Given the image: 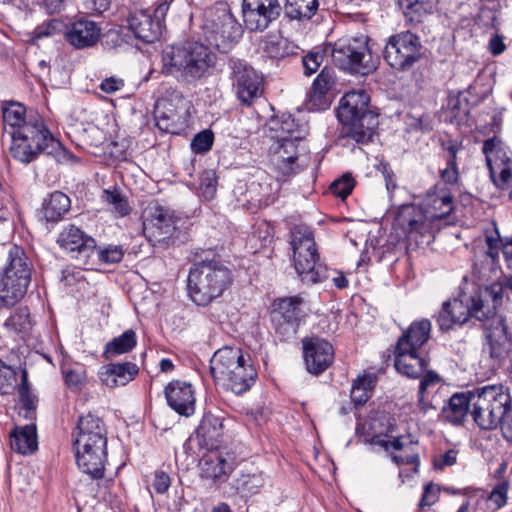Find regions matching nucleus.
I'll return each mask as SVG.
<instances>
[{"label":"nucleus","mask_w":512,"mask_h":512,"mask_svg":"<svg viewBox=\"0 0 512 512\" xmlns=\"http://www.w3.org/2000/svg\"><path fill=\"white\" fill-rule=\"evenodd\" d=\"M502 300L503 287L499 282L489 286L472 284L467 291L460 289L457 297L443 302L436 316L439 330L448 332L456 326L462 327L474 318L483 323L490 357L501 361L512 347V336L506 319L497 313Z\"/></svg>","instance_id":"f257e3e1"},{"label":"nucleus","mask_w":512,"mask_h":512,"mask_svg":"<svg viewBox=\"0 0 512 512\" xmlns=\"http://www.w3.org/2000/svg\"><path fill=\"white\" fill-rule=\"evenodd\" d=\"M2 116L4 124L12 129L10 153L15 160L27 165L42 154L54 157L59 163L71 157L37 112H27L23 104L9 101L2 105Z\"/></svg>","instance_id":"f03ea898"},{"label":"nucleus","mask_w":512,"mask_h":512,"mask_svg":"<svg viewBox=\"0 0 512 512\" xmlns=\"http://www.w3.org/2000/svg\"><path fill=\"white\" fill-rule=\"evenodd\" d=\"M217 57L212 50L197 41L166 45L161 54L162 74L180 83L196 84L212 75Z\"/></svg>","instance_id":"7ed1b4c3"},{"label":"nucleus","mask_w":512,"mask_h":512,"mask_svg":"<svg viewBox=\"0 0 512 512\" xmlns=\"http://www.w3.org/2000/svg\"><path fill=\"white\" fill-rule=\"evenodd\" d=\"M233 283V272L215 255L194 262L189 270L187 290L190 299L198 306H207Z\"/></svg>","instance_id":"20e7f679"},{"label":"nucleus","mask_w":512,"mask_h":512,"mask_svg":"<svg viewBox=\"0 0 512 512\" xmlns=\"http://www.w3.org/2000/svg\"><path fill=\"white\" fill-rule=\"evenodd\" d=\"M32 271L33 264L25 250L18 245L10 247L0 268V311L10 310L24 299Z\"/></svg>","instance_id":"39448f33"},{"label":"nucleus","mask_w":512,"mask_h":512,"mask_svg":"<svg viewBox=\"0 0 512 512\" xmlns=\"http://www.w3.org/2000/svg\"><path fill=\"white\" fill-rule=\"evenodd\" d=\"M291 246L295 270L303 284L313 285L330 278L328 268L319 259L313 233L297 227L292 231Z\"/></svg>","instance_id":"423d86ee"},{"label":"nucleus","mask_w":512,"mask_h":512,"mask_svg":"<svg viewBox=\"0 0 512 512\" xmlns=\"http://www.w3.org/2000/svg\"><path fill=\"white\" fill-rule=\"evenodd\" d=\"M510 394L502 385H485L474 389L471 415L482 430H492L502 424Z\"/></svg>","instance_id":"0eeeda50"},{"label":"nucleus","mask_w":512,"mask_h":512,"mask_svg":"<svg viewBox=\"0 0 512 512\" xmlns=\"http://www.w3.org/2000/svg\"><path fill=\"white\" fill-rule=\"evenodd\" d=\"M334 64L351 75L366 76L377 69L368 46V37H350L337 40L331 49Z\"/></svg>","instance_id":"6e6552de"},{"label":"nucleus","mask_w":512,"mask_h":512,"mask_svg":"<svg viewBox=\"0 0 512 512\" xmlns=\"http://www.w3.org/2000/svg\"><path fill=\"white\" fill-rule=\"evenodd\" d=\"M203 30L208 43L220 53H228L243 33L241 24L224 4L206 13Z\"/></svg>","instance_id":"1a4fd4ad"},{"label":"nucleus","mask_w":512,"mask_h":512,"mask_svg":"<svg viewBox=\"0 0 512 512\" xmlns=\"http://www.w3.org/2000/svg\"><path fill=\"white\" fill-rule=\"evenodd\" d=\"M425 54V47L416 33L405 30L391 35L385 44L383 58L393 69L409 71Z\"/></svg>","instance_id":"9d476101"},{"label":"nucleus","mask_w":512,"mask_h":512,"mask_svg":"<svg viewBox=\"0 0 512 512\" xmlns=\"http://www.w3.org/2000/svg\"><path fill=\"white\" fill-rule=\"evenodd\" d=\"M393 227L398 235L405 238L409 247L429 245L434 239L431 221L426 217L422 207L415 204H404L399 207Z\"/></svg>","instance_id":"9b49d317"},{"label":"nucleus","mask_w":512,"mask_h":512,"mask_svg":"<svg viewBox=\"0 0 512 512\" xmlns=\"http://www.w3.org/2000/svg\"><path fill=\"white\" fill-rule=\"evenodd\" d=\"M303 298L289 296L274 300L270 311V321L275 336L281 342H289L296 338L300 322L303 318L301 306Z\"/></svg>","instance_id":"f8f14e48"},{"label":"nucleus","mask_w":512,"mask_h":512,"mask_svg":"<svg viewBox=\"0 0 512 512\" xmlns=\"http://www.w3.org/2000/svg\"><path fill=\"white\" fill-rule=\"evenodd\" d=\"M178 222L180 218L174 212L157 205L144 220L143 232L153 247L166 249L175 245L179 238Z\"/></svg>","instance_id":"ddd939ff"},{"label":"nucleus","mask_w":512,"mask_h":512,"mask_svg":"<svg viewBox=\"0 0 512 512\" xmlns=\"http://www.w3.org/2000/svg\"><path fill=\"white\" fill-rule=\"evenodd\" d=\"M232 88L241 106L251 107L262 96L263 77L251 66L232 61Z\"/></svg>","instance_id":"4468645a"},{"label":"nucleus","mask_w":512,"mask_h":512,"mask_svg":"<svg viewBox=\"0 0 512 512\" xmlns=\"http://www.w3.org/2000/svg\"><path fill=\"white\" fill-rule=\"evenodd\" d=\"M282 7L278 0H243L242 15L248 30L264 31L278 19Z\"/></svg>","instance_id":"2eb2a0df"},{"label":"nucleus","mask_w":512,"mask_h":512,"mask_svg":"<svg viewBox=\"0 0 512 512\" xmlns=\"http://www.w3.org/2000/svg\"><path fill=\"white\" fill-rule=\"evenodd\" d=\"M303 359L306 370L312 375H320L334 362V348L326 339L310 336L302 339Z\"/></svg>","instance_id":"dca6fc26"},{"label":"nucleus","mask_w":512,"mask_h":512,"mask_svg":"<svg viewBox=\"0 0 512 512\" xmlns=\"http://www.w3.org/2000/svg\"><path fill=\"white\" fill-rule=\"evenodd\" d=\"M96 240L75 225L65 227L59 234L57 243L71 258L81 265H87L92 254Z\"/></svg>","instance_id":"f3484780"},{"label":"nucleus","mask_w":512,"mask_h":512,"mask_svg":"<svg viewBox=\"0 0 512 512\" xmlns=\"http://www.w3.org/2000/svg\"><path fill=\"white\" fill-rule=\"evenodd\" d=\"M78 468L91 479L104 477L107 445L73 444Z\"/></svg>","instance_id":"a211bd4d"},{"label":"nucleus","mask_w":512,"mask_h":512,"mask_svg":"<svg viewBox=\"0 0 512 512\" xmlns=\"http://www.w3.org/2000/svg\"><path fill=\"white\" fill-rule=\"evenodd\" d=\"M125 22L135 38L144 43H153L162 34V24L152 15L150 10H134L127 15Z\"/></svg>","instance_id":"6ab92c4d"},{"label":"nucleus","mask_w":512,"mask_h":512,"mask_svg":"<svg viewBox=\"0 0 512 512\" xmlns=\"http://www.w3.org/2000/svg\"><path fill=\"white\" fill-rule=\"evenodd\" d=\"M431 223L446 218L453 212V197L445 184L437 183L427 190L421 206Z\"/></svg>","instance_id":"aec40b11"},{"label":"nucleus","mask_w":512,"mask_h":512,"mask_svg":"<svg viewBox=\"0 0 512 512\" xmlns=\"http://www.w3.org/2000/svg\"><path fill=\"white\" fill-rule=\"evenodd\" d=\"M168 406L181 416L189 417L195 412V390L185 381L173 380L164 390Z\"/></svg>","instance_id":"412c9836"},{"label":"nucleus","mask_w":512,"mask_h":512,"mask_svg":"<svg viewBox=\"0 0 512 512\" xmlns=\"http://www.w3.org/2000/svg\"><path fill=\"white\" fill-rule=\"evenodd\" d=\"M73 444L107 445V429L103 420L92 414L81 416L73 431Z\"/></svg>","instance_id":"4be33fe9"},{"label":"nucleus","mask_w":512,"mask_h":512,"mask_svg":"<svg viewBox=\"0 0 512 512\" xmlns=\"http://www.w3.org/2000/svg\"><path fill=\"white\" fill-rule=\"evenodd\" d=\"M101 31L98 23L80 18L66 26L64 37L67 43L80 50L95 46L100 40Z\"/></svg>","instance_id":"5701e85b"},{"label":"nucleus","mask_w":512,"mask_h":512,"mask_svg":"<svg viewBox=\"0 0 512 512\" xmlns=\"http://www.w3.org/2000/svg\"><path fill=\"white\" fill-rule=\"evenodd\" d=\"M336 84L335 70L325 66L312 83L308 105L309 109L322 111L331 105V90Z\"/></svg>","instance_id":"b1692460"},{"label":"nucleus","mask_w":512,"mask_h":512,"mask_svg":"<svg viewBox=\"0 0 512 512\" xmlns=\"http://www.w3.org/2000/svg\"><path fill=\"white\" fill-rule=\"evenodd\" d=\"M379 114L371 110L351 122L343 124L342 134L359 144H368L373 141L379 125Z\"/></svg>","instance_id":"393cba45"},{"label":"nucleus","mask_w":512,"mask_h":512,"mask_svg":"<svg viewBox=\"0 0 512 512\" xmlns=\"http://www.w3.org/2000/svg\"><path fill=\"white\" fill-rule=\"evenodd\" d=\"M379 114L371 110L351 122L343 124L342 134L359 144H368L373 141L379 125Z\"/></svg>","instance_id":"a878e982"},{"label":"nucleus","mask_w":512,"mask_h":512,"mask_svg":"<svg viewBox=\"0 0 512 512\" xmlns=\"http://www.w3.org/2000/svg\"><path fill=\"white\" fill-rule=\"evenodd\" d=\"M370 96L364 90L347 92L340 100L337 118L342 124L351 122L366 112L371 111Z\"/></svg>","instance_id":"bb28decb"},{"label":"nucleus","mask_w":512,"mask_h":512,"mask_svg":"<svg viewBox=\"0 0 512 512\" xmlns=\"http://www.w3.org/2000/svg\"><path fill=\"white\" fill-rule=\"evenodd\" d=\"M257 379V371L251 362V358L247 355L243 359V363H238L226 377L220 379L233 393L241 395L255 384Z\"/></svg>","instance_id":"cd10ccee"},{"label":"nucleus","mask_w":512,"mask_h":512,"mask_svg":"<svg viewBox=\"0 0 512 512\" xmlns=\"http://www.w3.org/2000/svg\"><path fill=\"white\" fill-rule=\"evenodd\" d=\"M429 365V360L418 350L394 348V367L401 375L418 379Z\"/></svg>","instance_id":"c85d7f7f"},{"label":"nucleus","mask_w":512,"mask_h":512,"mask_svg":"<svg viewBox=\"0 0 512 512\" xmlns=\"http://www.w3.org/2000/svg\"><path fill=\"white\" fill-rule=\"evenodd\" d=\"M198 444L207 450L217 449L223 436V422L218 416L205 413L195 431Z\"/></svg>","instance_id":"c756f323"},{"label":"nucleus","mask_w":512,"mask_h":512,"mask_svg":"<svg viewBox=\"0 0 512 512\" xmlns=\"http://www.w3.org/2000/svg\"><path fill=\"white\" fill-rule=\"evenodd\" d=\"M139 373L138 366L133 362L109 363L101 367L99 378L107 387L125 386Z\"/></svg>","instance_id":"7c9ffc66"},{"label":"nucleus","mask_w":512,"mask_h":512,"mask_svg":"<svg viewBox=\"0 0 512 512\" xmlns=\"http://www.w3.org/2000/svg\"><path fill=\"white\" fill-rule=\"evenodd\" d=\"M245 355L237 347L225 346L218 349L210 360V373L214 380L226 377L238 363H243Z\"/></svg>","instance_id":"2f4dec72"},{"label":"nucleus","mask_w":512,"mask_h":512,"mask_svg":"<svg viewBox=\"0 0 512 512\" xmlns=\"http://www.w3.org/2000/svg\"><path fill=\"white\" fill-rule=\"evenodd\" d=\"M432 325L429 319L413 321L398 338L395 348L398 350H418L429 340Z\"/></svg>","instance_id":"473e14b6"},{"label":"nucleus","mask_w":512,"mask_h":512,"mask_svg":"<svg viewBox=\"0 0 512 512\" xmlns=\"http://www.w3.org/2000/svg\"><path fill=\"white\" fill-rule=\"evenodd\" d=\"M472 394L474 389L467 392L454 393L443 406L442 417L454 426L462 425L472 409Z\"/></svg>","instance_id":"72a5a7b5"},{"label":"nucleus","mask_w":512,"mask_h":512,"mask_svg":"<svg viewBox=\"0 0 512 512\" xmlns=\"http://www.w3.org/2000/svg\"><path fill=\"white\" fill-rule=\"evenodd\" d=\"M11 449L19 454H32L38 449L37 427L34 422L15 426L10 432Z\"/></svg>","instance_id":"f704fd0d"},{"label":"nucleus","mask_w":512,"mask_h":512,"mask_svg":"<svg viewBox=\"0 0 512 512\" xmlns=\"http://www.w3.org/2000/svg\"><path fill=\"white\" fill-rule=\"evenodd\" d=\"M70 208V198L61 191H54L44 198L40 211L47 222L56 223L63 220Z\"/></svg>","instance_id":"c9c22d12"},{"label":"nucleus","mask_w":512,"mask_h":512,"mask_svg":"<svg viewBox=\"0 0 512 512\" xmlns=\"http://www.w3.org/2000/svg\"><path fill=\"white\" fill-rule=\"evenodd\" d=\"M441 148L444 151L446 168L440 171V177L445 184H455L459 178L457 154L462 150V144L453 139L443 140Z\"/></svg>","instance_id":"e433bc0d"},{"label":"nucleus","mask_w":512,"mask_h":512,"mask_svg":"<svg viewBox=\"0 0 512 512\" xmlns=\"http://www.w3.org/2000/svg\"><path fill=\"white\" fill-rule=\"evenodd\" d=\"M482 152L486 157L487 167L491 176H493V161L498 168L512 165V159L508 156L502 141L496 136L484 141Z\"/></svg>","instance_id":"4c0bfd02"},{"label":"nucleus","mask_w":512,"mask_h":512,"mask_svg":"<svg viewBox=\"0 0 512 512\" xmlns=\"http://www.w3.org/2000/svg\"><path fill=\"white\" fill-rule=\"evenodd\" d=\"M156 126L165 133L177 134L180 115L169 100H163L156 106L154 112Z\"/></svg>","instance_id":"58836bf2"},{"label":"nucleus","mask_w":512,"mask_h":512,"mask_svg":"<svg viewBox=\"0 0 512 512\" xmlns=\"http://www.w3.org/2000/svg\"><path fill=\"white\" fill-rule=\"evenodd\" d=\"M136 345V332L133 329H127L120 336L114 337L105 344L102 357L105 360H110L113 357L132 351Z\"/></svg>","instance_id":"ea45409f"},{"label":"nucleus","mask_w":512,"mask_h":512,"mask_svg":"<svg viewBox=\"0 0 512 512\" xmlns=\"http://www.w3.org/2000/svg\"><path fill=\"white\" fill-rule=\"evenodd\" d=\"M232 469V463L228 462L220 454H211L204 459L202 475L207 479H212L214 482H224Z\"/></svg>","instance_id":"a19ab883"},{"label":"nucleus","mask_w":512,"mask_h":512,"mask_svg":"<svg viewBox=\"0 0 512 512\" xmlns=\"http://www.w3.org/2000/svg\"><path fill=\"white\" fill-rule=\"evenodd\" d=\"M265 54L275 60H281L286 57L295 56L298 54L299 47L281 36H269L264 42Z\"/></svg>","instance_id":"79ce46f5"},{"label":"nucleus","mask_w":512,"mask_h":512,"mask_svg":"<svg viewBox=\"0 0 512 512\" xmlns=\"http://www.w3.org/2000/svg\"><path fill=\"white\" fill-rule=\"evenodd\" d=\"M470 102L466 92L449 96L446 114L451 124L461 125L467 122L470 113Z\"/></svg>","instance_id":"37998d69"},{"label":"nucleus","mask_w":512,"mask_h":512,"mask_svg":"<svg viewBox=\"0 0 512 512\" xmlns=\"http://www.w3.org/2000/svg\"><path fill=\"white\" fill-rule=\"evenodd\" d=\"M124 257V250L121 245H108L106 247H98L95 243L94 254L91 255L87 262L86 269L93 270L101 264L119 263Z\"/></svg>","instance_id":"c03bdc74"},{"label":"nucleus","mask_w":512,"mask_h":512,"mask_svg":"<svg viewBox=\"0 0 512 512\" xmlns=\"http://www.w3.org/2000/svg\"><path fill=\"white\" fill-rule=\"evenodd\" d=\"M318 0H286L285 16L290 20L308 21L318 10Z\"/></svg>","instance_id":"a18cd8bd"},{"label":"nucleus","mask_w":512,"mask_h":512,"mask_svg":"<svg viewBox=\"0 0 512 512\" xmlns=\"http://www.w3.org/2000/svg\"><path fill=\"white\" fill-rule=\"evenodd\" d=\"M265 483L262 473H241L234 478L232 486L242 498L257 494Z\"/></svg>","instance_id":"49530a36"},{"label":"nucleus","mask_w":512,"mask_h":512,"mask_svg":"<svg viewBox=\"0 0 512 512\" xmlns=\"http://www.w3.org/2000/svg\"><path fill=\"white\" fill-rule=\"evenodd\" d=\"M301 141L302 138L300 136L293 138L280 137L279 153L281 160L279 167L283 173L289 174L294 171L291 165L298 160L297 147Z\"/></svg>","instance_id":"de8ad7c7"},{"label":"nucleus","mask_w":512,"mask_h":512,"mask_svg":"<svg viewBox=\"0 0 512 512\" xmlns=\"http://www.w3.org/2000/svg\"><path fill=\"white\" fill-rule=\"evenodd\" d=\"M101 200L110 207L111 212L117 217H125L131 212L127 197L122 194L121 189L117 186L104 189Z\"/></svg>","instance_id":"09e8293b"},{"label":"nucleus","mask_w":512,"mask_h":512,"mask_svg":"<svg viewBox=\"0 0 512 512\" xmlns=\"http://www.w3.org/2000/svg\"><path fill=\"white\" fill-rule=\"evenodd\" d=\"M3 326L6 330L17 334L28 333L33 326L29 308L27 306H20L14 309L5 320Z\"/></svg>","instance_id":"8fccbe9b"},{"label":"nucleus","mask_w":512,"mask_h":512,"mask_svg":"<svg viewBox=\"0 0 512 512\" xmlns=\"http://www.w3.org/2000/svg\"><path fill=\"white\" fill-rule=\"evenodd\" d=\"M18 394L24 409V418L28 420L35 419L38 397L31 390L26 370L22 371L21 383L18 385Z\"/></svg>","instance_id":"3c124183"},{"label":"nucleus","mask_w":512,"mask_h":512,"mask_svg":"<svg viewBox=\"0 0 512 512\" xmlns=\"http://www.w3.org/2000/svg\"><path fill=\"white\" fill-rule=\"evenodd\" d=\"M375 383V379L370 375L359 376L354 380L350 397L355 407H361L369 400L372 396Z\"/></svg>","instance_id":"603ef678"},{"label":"nucleus","mask_w":512,"mask_h":512,"mask_svg":"<svg viewBox=\"0 0 512 512\" xmlns=\"http://www.w3.org/2000/svg\"><path fill=\"white\" fill-rule=\"evenodd\" d=\"M66 25L59 19H50L42 24L36 26L33 31L34 39H42L45 37L54 36L59 33H64Z\"/></svg>","instance_id":"864d4df0"},{"label":"nucleus","mask_w":512,"mask_h":512,"mask_svg":"<svg viewBox=\"0 0 512 512\" xmlns=\"http://www.w3.org/2000/svg\"><path fill=\"white\" fill-rule=\"evenodd\" d=\"M355 187V179L351 173H345L330 185L331 192L341 199H346Z\"/></svg>","instance_id":"5fc2aeb1"},{"label":"nucleus","mask_w":512,"mask_h":512,"mask_svg":"<svg viewBox=\"0 0 512 512\" xmlns=\"http://www.w3.org/2000/svg\"><path fill=\"white\" fill-rule=\"evenodd\" d=\"M214 134L210 129L198 132L191 141V150L196 154H205L211 150Z\"/></svg>","instance_id":"6e6d98bb"},{"label":"nucleus","mask_w":512,"mask_h":512,"mask_svg":"<svg viewBox=\"0 0 512 512\" xmlns=\"http://www.w3.org/2000/svg\"><path fill=\"white\" fill-rule=\"evenodd\" d=\"M17 382L16 371L0 360V393L9 394L14 390Z\"/></svg>","instance_id":"4d7b16f0"},{"label":"nucleus","mask_w":512,"mask_h":512,"mask_svg":"<svg viewBox=\"0 0 512 512\" xmlns=\"http://www.w3.org/2000/svg\"><path fill=\"white\" fill-rule=\"evenodd\" d=\"M325 57L324 50H312L302 57V65L304 74L310 76L314 74L320 65L323 63Z\"/></svg>","instance_id":"13d9d810"},{"label":"nucleus","mask_w":512,"mask_h":512,"mask_svg":"<svg viewBox=\"0 0 512 512\" xmlns=\"http://www.w3.org/2000/svg\"><path fill=\"white\" fill-rule=\"evenodd\" d=\"M216 175L212 170H206L201 174L199 189L204 198L210 200L216 194Z\"/></svg>","instance_id":"bf43d9fd"},{"label":"nucleus","mask_w":512,"mask_h":512,"mask_svg":"<svg viewBox=\"0 0 512 512\" xmlns=\"http://www.w3.org/2000/svg\"><path fill=\"white\" fill-rule=\"evenodd\" d=\"M65 384L71 389H79L86 380L85 369L81 366L69 368L64 372Z\"/></svg>","instance_id":"052dcab7"},{"label":"nucleus","mask_w":512,"mask_h":512,"mask_svg":"<svg viewBox=\"0 0 512 512\" xmlns=\"http://www.w3.org/2000/svg\"><path fill=\"white\" fill-rule=\"evenodd\" d=\"M405 17L411 23H421L423 18L430 13L426 7V3L423 0L415 2L412 6L408 7L403 11Z\"/></svg>","instance_id":"680f3d73"},{"label":"nucleus","mask_w":512,"mask_h":512,"mask_svg":"<svg viewBox=\"0 0 512 512\" xmlns=\"http://www.w3.org/2000/svg\"><path fill=\"white\" fill-rule=\"evenodd\" d=\"M440 489L437 485L430 482L424 485L422 497L418 503L421 510L425 507H430L435 504L439 499Z\"/></svg>","instance_id":"e2e57ef3"},{"label":"nucleus","mask_w":512,"mask_h":512,"mask_svg":"<svg viewBox=\"0 0 512 512\" xmlns=\"http://www.w3.org/2000/svg\"><path fill=\"white\" fill-rule=\"evenodd\" d=\"M112 0H82L83 9L91 16L102 15L111 6Z\"/></svg>","instance_id":"0e129e2a"},{"label":"nucleus","mask_w":512,"mask_h":512,"mask_svg":"<svg viewBox=\"0 0 512 512\" xmlns=\"http://www.w3.org/2000/svg\"><path fill=\"white\" fill-rule=\"evenodd\" d=\"M495 234L496 237L492 235L486 236V244L488 247L487 255L492 259L493 263L496 262L499 258V252L502 251V237L500 236V233L495 227Z\"/></svg>","instance_id":"69168bd1"},{"label":"nucleus","mask_w":512,"mask_h":512,"mask_svg":"<svg viewBox=\"0 0 512 512\" xmlns=\"http://www.w3.org/2000/svg\"><path fill=\"white\" fill-rule=\"evenodd\" d=\"M419 379V394H425L429 387L436 386L441 382L440 375L436 371L427 368Z\"/></svg>","instance_id":"338daca9"},{"label":"nucleus","mask_w":512,"mask_h":512,"mask_svg":"<svg viewBox=\"0 0 512 512\" xmlns=\"http://www.w3.org/2000/svg\"><path fill=\"white\" fill-rule=\"evenodd\" d=\"M505 417L501 424V430L503 437L508 441L512 442V398L510 397V404L505 407Z\"/></svg>","instance_id":"774afa93"}]
</instances>
